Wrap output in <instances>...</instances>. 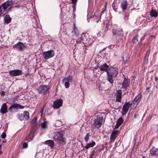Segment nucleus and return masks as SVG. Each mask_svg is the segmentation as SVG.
Returning <instances> with one entry per match:
<instances>
[{
	"instance_id": "f257e3e1",
	"label": "nucleus",
	"mask_w": 158,
	"mask_h": 158,
	"mask_svg": "<svg viewBox=\"0 0 158 158\" xmlns=\"http://www.w3.org/2000/svg\"><path fill=\"white\" fill-rule=\"evenodd\" d=\"M112 33L113 39L114 41L119 43L122 42L123 38V33L122 31L114 29L112 30Z\"/></svg>"
},
{
	"instance_id": "f03ea898",
	"label": "nucleus",
	"mask_w": 158,
	"mask_h": 158,
	"mask_svg": "<svg viewBox=\"0 0 158 158\" xmlns=\"http://www.w3.org/2000/svg\"><path fill=\"white\" fill-rule=\"evenodd\" d=\"M15 4V1L11 0H8L2 4L0 7V15L2 14L8 8V10H10L13 7L12 6Z\"/></svg>"
},
{
	"instance_id": "7ed1b4c3",
	"label": "nucleus",
	"mask_w": 158,
	"mask_h": 158,
	"mask_svg": "<svg viewBox=\"0 0 158 158\" xmlns=\"http://www.w3.org/2000/svg\"><path fill=\"white\" fill-rule=\"evenodd\" d=\"M53 139L57 142L58 143H63L64 141V139L63 137V135L60 132H56L54 134L53 137Z\"/></svg>"
},
{
	"instance_id": "20e7f679",
	"label": "nucleus",
	"mask_w": 158,
	"mask_h": 158,
	"mask_svg": "<svg viewBox=\"0 0 158 158\" xmlns=\"http://www.w3.org/2000/svg\"><path fill=\"white\" fill-rule=\"evenodd\" d=\"M17 117L21 121L27 120L30 118L29 112L27 111H25L23 114H18Z\"/></svg>"
},
{
	"instance_id": "39448f33",
	"label": "nucleus",
	"mask_w": 158,
	"mask_h": 158,
	"mask_svg": "<svg viewBox=\"0 0 158 158\" xmlns=\"http://www.w3.org/2000/svg\"><path fill=\"white\" fill-rule=\"evenodd\" d=\"M27 44L25 43L19 42L17 44L14 45L13 47L14 49L19 51H23L24 48L27 47Z\"/></svg>"
},
{
	"instance_id": "423d86ee",
	"label": "nucleus",
	"mask_w": 158,
	"mask_h": 158,
	"mask_svg": "<svg viewBox=\"0 0 158 158\" xmlns=\"http://www.w3.org/2000/svg\"><path fill=\"white\" fill-rule=\"evenodd\" d=\"M54 55L55 52L52 50L44 52L43 53L44 58L46 60L53 57Z\"/></svg>"
},
{
	"instance_id": "0eeeda50",
	"label": "nucleus",
	"mask_w": 158,
	"mask_h": 158,
	"mask_svg": "<svg viewBox=\"0 0 158 158\" xmlns=\"http://www.w3.org/2000/svg\"><path fill=\"white\" fill-rule=\"evenodd\" d=\"M102 122V117H97V118L94 120L93 125L96 128H99L101 127Z\"/></svg>"
},
{
	"instance_id": "6e6552de",
	"label": "nucleus",
	"mask_w": 158,
	"mask_h": 158,
	"mask_svg": "<svg viewBox=\"0 0 158 158\" xmlns=\"http://www.w3.org/2000/svg\"><path fill=\"white\" fill-rule=\"evenodd\" d=\"M119 134L120 131L118 130L113 131L110 135V141L111 143L114 142Z\"/></svg>"
},
{
	"instance_id": "1a4fd4ad",
	"label": "nucleus",
	"mask_w": 158,
	"mask_h": 158,
	"mask_svg": "<svg viewBox=\"0 0 158 158\" xmlns=\"http://www.w3.org/2000/svg\"><path fill=\"white\" fill-rule=\"evenodd\" d=\"M9 75L12 77L21 76L23 74L22 70L19 69H14L10 71L9 73Z\"/></svg>"
},
{
	"instance_id": "9d476101",
	"label": "nucleus",
	"mask_w": 158,
	"mask_h": 158,
	"mask_svg": "<svg viewBox=\"0 0 158 158\" xmlns=\"http://www.w3.org/2000/svg\"><path fill=\"white\" fill-rule=\"evenodd\" d=\"M118 73V69L115 68H111L110 69H108L107 71V74L110 75L114 76V77H115Z\"/></svg>"
},
{
	"instance_id": "9b49d317",
	"label": "nucleus",
	"mask_w": 158,
	"mask_h": 158,
	"mask_svg": "<svg viewBox=\"0 0 158 158\" xmlns=\"http://www.w3.org/2000/svg\"><path fill=\"white\" fill-rule=\"evenodd\" d=\"M24 106H22L20 104L15 103L12 105L9 108V110L11 112H13L14 110L13 109H23L24 108Z\"/></svg>"
},
{
	"instance_id": "f8f14e48",
	"label": "nucleus",
	"mask_w": 158,
	"mask_h": 158,
	"mask_svg": "<svg viewBox=\"0 0 158 158\" xmlns=\"http://www.w3.org/2000/svg\"><path fill=\"white\" fill-rule=\"evenodd\" d=\"M49 88L46 85H40L39 87L38 91L40 94H44L48 90Z\"/></svg>"
},
{
	"instance_id": "ddd939ff",
	"label": "nucleus",
	"mask_w": 158,
	"mask_h": 158,
	"mask_svg": "<svg viewBox=\"0 0 158 158\" xmlns=\"http://www.w3.org/2000/svg\"><path fill=\"white\" fill-rule=\"evenodd\" d=\"M130 106H131L129 102H127L125 103L122 109V115H125L127 113Z\"/></svg>"
},
{
	"instance_id": "4468645a",
	"label": "nucleus",
	"mask_w": 158,
	"mask_h": 158,
	"mask_svg": "<svg viewBox=\"0 0 158 158\" xmlns=\"http://www.w3.org/2000/svg\"><path fill=\"white\" fill-rule=\"evenodd\" d=\"M63 100L60 99L54 101L53 107L54 108L58 109L62 106Z\"/></svg>"
},
{
	"instance_id": "2eb2a0df",
	"label": "nucleus",
	"mask_w": 158,
	"mask_h": 158,
	"mask_svg": "<svg viewBox=\"0 0 158 158\" xmlns=\"http://www.w3.org/2000/svg\"><path fill=\"white\" fill-rule=\"evenodd\" d=\"M130 84V80L128 79L125 78L123 83L122 84V88L124 89H127L129 87Z\"/></svg>"
},
{
	"instance_id": "dca6fc26",
	"label": "nucleus",
	"mask_w": 158,
	"mask_h": 158,
	"mask_svg": "<svg viewBox=\"0 0 158 158\" xmlns=\"http://www.w3.org/2000/svg\"><path fill=\"white\" fill-rule=\"evenodd\" d=\"M116 101L121 102L122 98V91L121 90H118L116 91V93L115 94Z\"/></svg>"
},
{
	"instance_id": "f3484780",
	"label": "nucleus",
	"mask_w": 158,
	"mask_h": 158,
	"mask_svg": "<svg viewBox=\"0 0 158 158\" xmlns=\"http://www.w3.org/2000/svg\"><path fill=\"white\" fill-rule=\"evenodd\" d=\"M128 5V3L126 0H123L121 2L120 4L121 8L122 9V11H124L126 10Z\"/></svg>"
},
{
	"instance_id": "a211bd4d",
	"label": "nucleus",
	"mask_w": 158,
	"mask_h": 158,
	"mask_svg": "<svg viewBox=\"0 0 158 158\" xmlns=\"http://www.w3.org/2000/svg\"><path fill=\"white\" fill-rule=\"evenodd\" d=\"M0 112L2 114H6L7 112V107L6 103H4L2 105Z\"/></svg>"
},
{
	"instance_id": "6ab92c4d",
	"label": "nucleus",
	"mask_w": 158,
	"mask_h": 158,
	"mask_svg": "<svg viewBox=\"0 0 158 158\" xmlns=\"http://www.w3.org/2000/svg\"><path fill=\"white\" fill-rule=\"evenodd\" d=\"M109 67V66L106 63H105L99 67V69L101 71H106L107 72V71L108 70Z\"/></svg>"
},
{
	"instance_id": "aec40b11",
	"label": "nucleus",
	"mask_w": 158,
	"mask_h": 158,
	"mask_svg": "<svg viewBox=\"0 0 158 158\" xmlns=\"http://www.w3.org/2000/svg\"><path fill=\"white\" fill-rule=\"evenodd\" d=\"M105 13V10H103L101 12V14L100 16V17H99V16H96V13H95L94 15L93 16H92V18H94L95 17V19L96 20V21L97 23H98V22L99 20L101 18L103 14H104Z\"/></svg>"
},
{
	"instance_id": "412c9836",
	"label": "nucleus",
	"mask_w": 158,
	"mask_h": 158,
	"mask_svg": "<svg viewBox=\"0 0 158 158\" xmlns=\"http://www.w3.org/2000/svg\"><path fill=\"white\" fill-rule=\"evenodd\" d=\"M158 148L153 147L150 150V153L151 156H156L158 155L156 153L158 151Z\"/></svg>"
},
{
	"instance_id": "4be33fe9",
	"label": "nucleus",
	"mask_w": 158,
	"mask_h": 158,
	"mask_svg": "<svg viewBox=\"0 0 158 158\" xmlns=\"http://www.w3.org/2000/svg\"><path fill=\"white\" fill-rule=\"evenodd\" d=\"M76 44L80 45L81 44V46H83V45L85 47L86 46L85 44L86 43H85L84 42H83V40L81 37L78 38L76 41Z\"/></svg>"
},
{
	"instance_id": "5701e85b",
	"label": "nucleus",
	"mask_w": 158,
	"mask_h": 158,
	"mask_svg": "<svg viewBox=\"0 0 158 158\" xmlns=\"http://www.w3.org/2000/svg\"><path fill=\"white\" fill-rule=\"evenodd\" d=\"M35 132L36 129L35 127H32L30 130V134L29 135V137H31L33 139L35 135Z\"/></svg>"
},
{
	"instance_id": "b1692460",
	"label": "nucleus",
	"mask_w": 158,
	"mask_h": 158,
	"mask_svg": "<svg viewBox=\"0 0 158 158\" xmlns=\"http://www.w3.org/2000/svg\"><path fill=\"white\" fill-rule=\"evenodd\" d=\"M45 143L52 149L55 145V143L52 140H48L45 142Z\"/></svg>"
},
{
	"instance_id": "393cba45",
	"label": "nucleus",
	"mask_w": 158,
	"mask_h": 158,
	"mask_svg": "<svg viewBox=\"0 0 158 158\" xmlns=\"http://www.w3.org/2000/svg\"><path fill=\"white\" fill-rule=\"evenodd\" d=\"M11 19L8 15H6L4 18V20L5 23L8 24L10 22Z\"/></svg>"
},
{
	"instance_id": "a878e982",
	"label": "nucleus",
	"mask_w": 158,
	"mask_h": 158,
	"mask_svg": "<svg viewBox=\"0 0 158 158\" xmlns=\"http://www.w3.org/2000/svg\"><path fill=\"white\" fill-rule=\"evenodd\" d=\"M123 59L124 62L123 63L125 64H127L128 63L130 60V57L128 55H124L123 57Z\"/></svg>"
},
{
	"instance_id": "bb28decb",
	"label": "nucleus",
	"mask_w": 158,
	"mask_h": 158,
	"mask_svg": "<svg viewBox=\"0 0 158 158\" xmlns=\"http://www.w3.org/2000/svg\"><path fill=\"white\" fill-rule=\"evenodd\" d=\"M140 36V35L138 34H137L135 37H134L132 40V41L134 44H136L137 43H139L138 42V38Z\"/></svg>"
},
{
	"instance_id": "cd10ccee",
	"label": "nucleus",
	"mask_w": 158,
	"mask_h": 158,
	"mask_svg": "<svg viewBox=\"0 0 158 158\" xmlns=\"http://www.w3.org/2000/svg\"><path fill=\"white\" fill-rule=\"evenodd\" d=\"M72 81V77L70 75L65 77L62 80V81L64 82V81L71 82Z\"/></svg>"
},
{
	"instance_id": "c85d7f7f",
	"label": "nucleus",
	"mask_w": 158,
	"mask_h": 158,
	"mask_svg": "<svg viewBox=\"0 0 158 158\" xmlns=\"http://www.w3.org/2000/svg\"><path fill=\"white\" fill-rule=\"evenodd\" d=\"M150 15L152 17H156L158 13L155 10H152L150 11Z\"/></svg>"
},
{
	"instance_id": "c756f323",
	"label": "nucleus",
	"mask_w": 158,
	"mask_h": 158,
	"mask_svg": "<svg viewBox=\"0 0 158 158\" xmlns=\"http://www.w3.org/2000/svg\"><path fill=\"white\" fill-rule=\"evenodd\" d=\"M95 143L94 141H92L91 143H90L87 144L85 147V149H87L89 148L92 147L95 145Z\"/></svg>"
},
{
	"instance_id": "7c9ffc66",
	"label": "nucleus",
	"mask_w": 158,
	"mask_h": 158,
	"mask_svg": "<svg viewBox=\"0 0 158 158\" xmlns=\"http://www.w3.org/2000/svg\"><path fill=\"white\" fill-rule=\"evenodd\" d=\"M108 76L107 78V80L111 84H113L114 82L113 77L114 76L111 75L109 74H107Z\"/></svg>"
},
{
	"instance_id": "2f4dec72",
	"label": "nucleus",
	"mask_w": 158,
	"mask_h": 158,
	"mask_svg": "<svg viewBox=\"0 0 158 158\" xmlns=\"http://www.w3.org/2000/svg\"><path fill=\"white\" fill-rule=\"evenodd\" d=\"M142 97V94L141 93H139V94L136 96L134 98V99L139 103Z\"/></svg>"
},
{
	"instance_id": "473e14b6",
	"label": "nucleus",
	"mask_w": 158,
	"mask_h": 158,
	"mask_svg": "<svg viewBox=\"0 0 158 158\" xmlns=\"http://www.w3.org/2000/svg\"><path fill=\"white\" fill-rule=\"evenodd\" d=\"M15 5L13 6L14 7H15L19 9L23 6L18 1L16 2H15Z\"/></svg>"
},
{
	"instance_id": "72a5a7b5",
	"label": "nucleus",
	"mask_w": 158,
	"mask_h": 158,
	"mask_svg": "<svg viewBox=\"0 0 158 158\" xmlns=\"http://www.w3.org/2000/svg\"><path fill=\"white\" fill-rule=\"evenodd\" d=\"M73 31L74 32V34L76 36H78L79 34V33L77 29V28L75 26V25L74 24L73 25Z\"/></svg>"
},
{
	"instance_id": "f704fd0d",
	"label": "nucleus",
	"mask_w": 158,
	"mask_h": 158,
	"mask_svg": "<svg viewBox=\"0 0 158 158\" xmlns=\"http://www.w3.org/2000/svg\"><path fill=\"white\" fill-rule=\"evenodd\" d=\"M123 13L124 15V19L125 20L127 19L129 15V13L128 12L125 11H124V12L123 11Z\"/></svg>"
},
{
	"instance_id": "c9c22d12",
	"label": "nucleus",
	"mask_w": 158,
	"mask_h": 158,
	"mask_svg": "<svg viewBox=\"0 0 158 158\" xmlns=\"http://www.w3.org/2000/svg\"><path fill=\"white\" fill-rule=\"evenodd\" d=\"M138 103L134 99L133 100L131 103H130L131 106H133V107L135 108L138 104Z\"/></svg>"
},
{
	"instance_id": "e433bc0d",
	"label": "nucleus",
	"mask_w": 158,
	"mask_h": 158,
	"mask_svg": "<svg viewBox=\"0 0 158 158\" xmlns=\"http://www.w3.org/2000/svg\"><path fill=\"white\" fill-rule=\"evenodd\" d=\"M123 120L122 117H120L117 121V123L119 125H121L123 123Z\"/></svg>"
},
{
	"instance_id": "4c0bfd02",
	"label": "nucleus",
	"mask_w": 158,
	"mask_h": 158,
	"mask_svg": "<svg viewBox=\"0 0 158 158\" xmlns=\"http://www.w3.org/2000/svg\"><path fill=\"white\" fill-rule=\"evenodd\" d=\"M41 127L42 128H46L47 127V122H44V123H42Z\"/></svg>"
},
{
	"instance_id": "58836bf2",
	"label": "nucleus",
	"mask_w": 158,
	"mask_h": 158,
	"mask_svg": "<svg viewBox=\"0 0 158 158\" xmlns=\"http://www.w3.org/2000/svg\"><path fill=\"white\" fill-rule=\"evenodd\" d=\"M37 120V118L36 117H35L31 121V123L34 124L35 126L37 125V123L36 121Z\"/></svg>"
},
{
	"instance_id": "ea45409f",
	"label": "nucleus",
	"mask_w": 158,
	"mask_h": 158,
	"mask_svg": "<svg viewBox=\"0 0 158 158\" xmlns=\"http://www.w3.org/2000/svg\"><path fill=\"white\" fill-rule=\"evenodd\" d=\"M89 133H87L84 138L86 142H88V140L89 139Z\"/></svg>"
},
{
	"instance_id": "a19ab883",
	"label": "nucleus",
	"mask_w": 158,
	"mask_h": 158,
	"mask_svg": "<svg viewBox=\"0 0 158 158\" xmlns=\"http://www.w3.org/2000/svg\"><path fill=\"white\" fill-rule=\"evenodd\" d=\"M64 85L66 88H68L70 86V83L69 82L64 81Z\"/></svg>"
},
{
	"instance_id": "79ce46f5",
	"label": "nucleus",
	"mask_w": 158,
	"mask_h": 158,
	"mask_svg": "<svg viewBox=\"0 0 158 158\" xmlns=\"http://www.w3.org/2000/svg\"><path fill=\"white\" fill-rule=\"evenodd\" d=\"M28 144L27 143L24 142L23 144V147L24 148H26L28 147Z\"/></svg>"
},
{
	"instance_id": "37998d69",
	"label": "nucleus",
	"mask_w": 158,
	"mask_h": 158,
	"mask_svg": "<svg viewBox=\"0 0 158 158\" xmlns=\"http://www.w3.org/2000/svg\"><path fill=\"white\" fill-rule=\"evenodd\" d=\"M33 140V139L31 137H29V136L28 137H26L25 138V140L27 141L28 142H29Z\"/></svg>"
},
{
	"instance_id": "c03bdc74",
	"label": "nucleus",
	"mask_w": 158,
	"mask_h": 158,
	"mask_svg": "<svg viewBox=\"0 0 158 158\" xmlns=\"http://www.w3.org/2000/svg\"><path fill=\"white\" fill-rule=\"evenodd\" d=\"M6 134L4 132L2 133L1 135V137L2 139H5L6 137Z\"/></svg>"
},
{
	"instance_id": "a18cd8bd",
	"label": "nucleus",
	"mask_w": 158,
	"mask_h": 158,
	"mask_svg": "<svg viewBox=\"0 0 158 158\" xmlns=\"http://www.w3.org/2000/svg\"><path fill=\"white\" fill-rule=\"evenodd\" d=\"M95 151H92L89 158H92L94 155L95 154Z\"/></svg>"
},
{
	"instance_id": "49530a36",
	"label": "nucleus",
	"mask_w": 158,
	"mask_h": 158,
	"mask_svg": "<svg viewBox=\"0 0 158 158\" xmlns=\"http://www.w3.org/2000/svg\"><path fill=\"white\" fill-rule=\"evenodd\" d=\"M5 94V92L4 91L2 90L0 91V94L1 95V96H3Z\"/></svg>"
},
{
	"instance_id": "de8ad7c7",
	"label": "nucleus",
	"mask_w": 158,
	"mask_h": 158,
	"mask_svg": "<svg viewBox=\"0 0 158 158\" xmlns=\"http://www.w3.org/2000/svg\"><path fill=\"white\" fill-rule=\"evenodd\" d=\"M145 35H144L142 37L140 38L139 43H140L141 41L144 39Z\"/></svg>"
},
{
	"instance_id": "09e8293b",
	"label": "nucleus",
	"mask_w": 158,
	"mask_h": 158,
	"mask_svg": "<svg viewBox=\"0 0 158 158\" xmlns=\"http://www.w3.org/2000/svg\"><path fill=\"white\" fill-rule=\"evenodd\" d=\"M150 50H149L147 52L145 55L147 56H149V54H150Z\"/></svg>"
},
{
	"instance_id": "8fccbe9b",
	"label": "nucleus",
	"mask_w": 158,
	"mask_h": 158,
	"mask_svg": "<svg viewBox=\"0 0 158 158\" xmlns=\"http://www.w3.org/2000/svg\"><path fill=\"white\" fill-rule=\"evenodd\" d=\"M148 56L145 55L144 59L145 61H148Z\"/></svg>"
},
{
	"instance_id": "3c124183",
	"label": "nucleus",
	"mask_w": 158,
	"mask_h": 158,
	"mask_svg": "<svg viewBox=\"0 0 158 158\" xmlns=\"http://www.w3.org/2000/svg\"><path fill=\"white\" fill-rule=\"evenodd\" d=\"M120 125H119L118 124H117L116 123V125L115 126V128L117 129L118 128V127L120 126Z\"/></svg>"
},
{
	"instance_id": "603ef678",
	"label": "nucleus",
	"mask_w": 158,
	"mask_h": 158,
	"mask_svg": "<svg viewBox=\"0 0 158 158\" xmlns=\"http://www.w3.org/2000/svg\"><path fill=\"white\" fill-rule=\"evenodd\" d=\"M72 2L73 3V4H75L77 2V0H71Z\"/></svg>"
},
{
	"instance_id": "864d4df0",
	"label": "nucleus",
	"mask_w": 158,
	"mask_h": 158,
	"mask_svg": "<svg viewBox=\"0 0 158 158\" xmlns=\"http://www.w3.org/2000/svg\"><path fill=\"white\" fill-rule=\"evenodd\" d=\"M154 79H155V81H156L157 82V81H158V77H157L156 76V77H155Z\"/></svg>"
},
{
	"instance_id": "5fc2aeb1",
	"label": "nucleus",
	"mask_w": 158,
	"mask_h": 158,
	"mask_svg": "<svg viewBox=\"0 0 158 158\" xmlns=\"http://www.w3.org/2000/svg\"><path fill=\"white\" fill-rule=\"evenodd\" d=\"M114 46H115L114 45H111L108 46V47H110V48H111L112 46H113V48L114 47Z\"/></svg>"
},
{
	"instance_id": "6e6d98bb",
	"label": "nucleus",
	"mask_w": 158,
	"mask_h": 158,
	"mask_svg": "<svg viewBox=\"0 0 158 158\" xmlns=\"http://www.w3.org/2000/svg\"><path fill=\"white\" fill-rule=\"evenodd\" d=\"M2 153V151L0 149V155Z\"/></svg>"
},
{
	"instance_id": "4d7b16f0",
	"label": "nucleus",
	"mask_w": 158,
	"mask_h": 158,
	"mask_svg": "<svg viewBox=\"0 0 158 158\" xmlns=\"http://www.w3.org/2000/svg\"><path fill=\"white\" fill-rule=\"evenodd\" d=\"M6 140H3L2 141V143H6Z\"/></svg>"
},
{
	"instance_id": "13d9d810",
	"label": "nucleus",
	"mask_w": 158,
	"mask_h": 158,
	"mask_svg": "<svg viewBox=\"0 0 158 158\" xmlns=\"http://www.w3.org/2000/svg\"><path fill=\"white\" fill-rule=\"evenodd\" d=\"M75 10H76L75 8L74 7H73V12H74Z\"/></svg>"
},
{
	"instance_id": "bf43d9fd",
	"label": "nucleus",
	"mask_w": 158,
	"mask_h": 158,
	"mask_svg": "<svg viewBox=\"0 0 158 158\" xmlns=\"http://www.w3.org/2000/svg\"><path fill=\"white\" fill-rule=\"evenodd\" d=\"M2 146V144H0V149H1Z\"/></svg>"
},
{
	"instance_id": "052dcab7",
	"label": "nucleus",
	"mask_w": 158,
	"mask_h": 158,
	"mask_svg": "<svg viewBox=\"0 0 158 158\" xmlns=\"http://www.w3.org/2000/svg\"><path fill=\"white\" fill-rule=\"evenodd\" d=\"M142 158H145V157L144 156H142Z\"/></svg>"
},
{
	"instance_id": "680f3d73",
	"label": "nucleus",
	"mask_w": 158,
	"mask_h": 158,
	"mask_svg": "<svg viewBox=\"0 0 158 158\" xmlns=\"http://www.w3.org/2000/svg\"><path fill=\"white\" fill-rule=\"evenodd\" d=\"M136 114H134V117H136Z\"/></svg>"
},
{
	"instance_id": "e2e57ef3",
	"label": "nucleus",
	"mask_w": 158,
	"mask_h": 158,
	"mask_svg": "<svg viewBox=\"0 0 158 158\" xmlns=\"http://www.w3.org/2000/svg\"><path fill=\"white\" fill-rule=\"evenodd\" d=\"M106 27L108 28V27H107V26H106Z\"/></svg>"
},
{
	"instance_id": "0e129e2a",
	"label": "nucleus",
	"mask_w": 158,
	"mask_h": 158,
	"mask_svg": "<svg viewBox=\"0 0 158 158\" xmlns=\"http://www.w3.org/2000/svg\"><path fill=\"white\" fill-rule=\"evenodd\" d=\"M130 158H133L132 157H130Z\"/></svg>"
}]
</instances>
